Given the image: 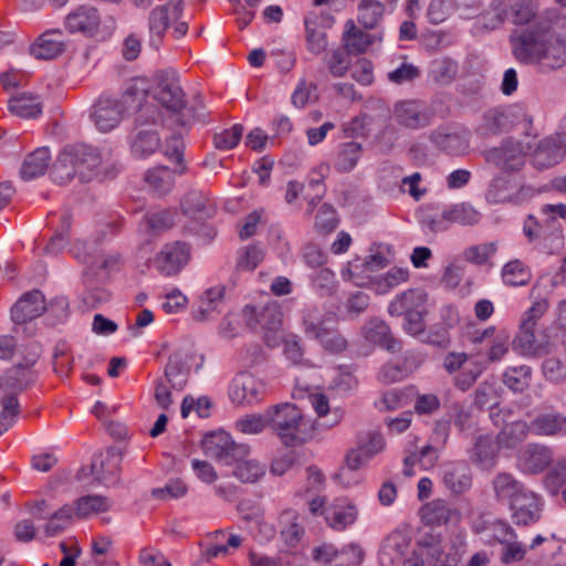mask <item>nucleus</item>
Segmentation results:
<instances>
[{
	"mask_svg": "<svg viewBox=\"0 0 566 566\" xmlns=\"http://www.w3.org/2000/svg\"><path fill=\"white\" fill-rule=\"evenodd\" d=\"M190 247L180 241L166 243L154 256L151 264L164 276H175L188 264Z\"/></svg>",
	"mask_w": 566,
	"mask_h": 566,
	"instance_id": "0eeeda50",
	"label": "nucleus"
},
{
	"mask_svg": "<svg viewBox=\"0 0 566 566\" xmlns=\"http://www.w3.org/2000/svg\"><path fill=\"white\" fill-rule=\"evenodd\" d=\"M427 294L420 289H410L397 295L388 306L391 316H401L402 313L411 311H423L426 308Z\"/></svg>",
	"mask_w": 566,
	"mask_h": 566,
	"instance_id": "473e14b6",
	"label": "nucleus"
},
{
	"mask_svg": "<svg viewBox=\"0 0 566 566\" xmlns=\"http://www.w3.org/2000/svg\"><path fill=\"white\" fill-rule=\"evenodd\" d=\"M507 6L515 24L528 23L537 10L535 0H507Z\"/></svg>",
	"mask_w": 566,
	"mask_h": 566,
	"instance_id": "e2e57ef3",
	"label": "nucleus"
},
{
	"mask_svg": "<svg viewBox=\"0 0 566 566\" xmlns=\"http://www.w3.org/2000/svg\"><path fill=\"white\" fill-rule=\"evenodd\" d=\"M538 226V241L536 248L546 254L558 253L564 248L563 228L557 220L549 223L542 221Z\"/></svg>",
	"mask_w": 566,
	"mask_h": 566,
	"instance_id": "c756f323",
	"label": "nucleus"
},
{
	"mask_svg": "<svg viewBox=\"0 0 566 566\" xmlns=\"http://www.w3.org/2000/svg\"><path fill=\"white\" fill-rule=\"evenodd\" d=\"M507 0H492L489 8L482 13L483 25L488 29H496L507 18Z\"/></svg>",
	"mask_w": 566,
	"mask_h": 566,
	"instance_id": "680f3d73",
	"label": "nucleus"
},
{
	"mask_svg": "<svg viewBox=\"0 0 566 566\" xmlns=\"http://www.w3.org/2000/svg\"><path fill=\"white\" fill-rule=\"evenodd\" d=\"M65 42L63 32L49 30L38 36V60H53L63 53Z\"/></svg>",
	"mask_w": 566,
	"mask_h": 566,
	"instance_id": "e433bc0d",
	"label": "nucleus"
},
{
	"mask_svg": "<svg viewBox=\"0 0 566 566\" xmlns=\"http://www.w3.org/2000/svg\"><path fill=\"white\" fill-rule=\"evenodd\" d=\"M343 40L347 53L360 54L373 44L374 36L357 29L354 21L348 20Z\"/></svg>",
	"mask_w": 566,
	"mask_h": 566,
	"instance_id": "a18cd8bd",
	"label": "nucleus"
},
{
	"mask_svg": "<svg viewBox=\"0 0 566 566\" xmlns=\"http://www.w3.org/2000/svg\"><path fill=\"white\" fill-rule=\"evenodd\" d=\"M174 223V213L169 210L148 211L139 222V231L157 235L172 228Z\"/></svg>",
	"mask_w": 566,
	"mask_h": 566,
	"instance_id": "4c0bfd02",
	"label": "nucleus"
},
{
	"mask_svg": "<svg viewBox=\"0 0 566 566\" xmlns=\"http://www.w3.org/2000/svg\"><path fill=\"white\" fill-rule=\"evenodd\" d=\"M123 454L116 448H107L95 454L91 462V474L103 485H114L119 475Z\"/></svg>",
	"mask_w": 566,
	"mask_h": 566,
	"instance_id": "1a4fd4ad",
	"label": "nucleus"
},
{
	"mask_svg": "<svg viewBox=\"0 0 566 566\" xmlns=\"http://www.w3.org/2000/svg\"><path fill=\"white\" fill-rule=\"evenodd\" d=\"M419 544L420 554H426L429 566H460L461 555L452 549L446 552L440 535L423 533L419 537Z\"/></svg>",
	"mask_w": 566,
	"mask_h": 566,
	"instance_id": "9b49d317",
	"label": "nucleus"
},
{
	"mask_svg": "<svg viewBox=\"0 0 566 566\" xmlns=\"http://www.w3.org/2000/svg\"><path fill=\"white\" fill-rule=\"evenodd\" d=\"M226 286L217 285L203 292L200 296L197 307L192 311V317L197 322H206L214 317V314L220 313V306L223 303L226 295Z\"/></svg>",
	"mask_w": 566,
	"mask_h": 566,
	"instance_id": "bb28decb",
	"label": "nucleus"
},
{
	"mask_svg": "<svg viewBox=\"0 0 566 566\" xmlns=\"http://www.w3.org/2000/svg\"><path fill=\"white\" fill-rule=\"evenodd\" d=\"M485 160L503 171H518L525 165V155L520 143L504 140L485 151Z\"/></svg>",
	"mask_w": 566,
	"mask_h": 566,
	"instance_id": "9d476101",
	"label": "nucleus"
},
{
	"mask_svg": "<svg viewBox=\"0 0 566 566\" xmlns=\"http://www.w3.org/2000/svg\"><path fill=\"white\" fill-rule=\"evenodd\" d=\"M302 319L307 338L313 339L326 326L324 314L315 306H306L302 312Z\"/></svg>",
	"mask_w": 566,
	"mask_h": 566,
	"instance_id": "052dcab7",
	"label": "nucleus"
},
{
	"mask_svg": "<svg viewBox=\"0 0 566 566\" xmlns=\"http://www.w3.org/2000/svg\"><path fill=\"white\" fill-rule=\"evenodd\" d=\"M501 274L503 282L510 286L526 285L532 279L530 269L517 259L505 263Z\"/></svg>",
	"mask_w": 566,
	"mask_h": 566,
	"instance_id": "3c124183",
	"label": "nucleus"
},
{
	"mask_svg": "<svg viewBox=\"0 0 566 566\" xmlns=\"http://www.w3.org/2000/svg\"><path fill=\"white\" fill-rule=\"evenodd\" d=\"M443 483L454 494H462L472 486V473L464 463H453L443 471Z\"/></svg>",
	"mask_w": 566,
	"mask_h": 566,
	"instance_id": "72a5a7b5",
	"label": "nucleus"
},
{
	"mask_svg": "<svg viewBox=\"0 0 566 566\" xmlns=\"http://www.w3.org/2000/svg\"><path fill=\"white\" fill-rule=\"evenodd\" d=\"M499 448L491 436L480 434L470 450V460L482 470L490 471L496 464Z\"/></svg>",
	"mask_w": 566,
	"mask_h": 566,
	"instance_id": "c85d7f7f",
	"label": "nucleus"
},
{
	"mask_svg": "<svg viewBox=\"0 0 566 566\" xmlns=\"http://www.w3.org/2000/svg\"><path fill=\"white\" fill-rule=\"evenodd\" d=\"M70 315L69 300L63 296H54L50 300L38 290V317L42 318V324L54 327L64 324Z\"/></svg>",
	"mask_w": 566,
	"mask_h": 566,
	"instance_id": "2eb2a0df",
	"label": "nucleus"
},
{
	"mask_svg": "<svg viewBox=\"0 0 566 566\" xmlns=\"http://www.w3.org/2000/svg\"><path fill=\"white\" fill-rule=\"evenodd\" d=\"M151 94V87L145 78H133L125 87L118 102L123 105L124 111L137 108L144 104Z\"/></svg>",
	"mask_w": 566,
	"mask_h": 566,
	"instance_id": "c9c22d12",
	"label": "nucleus"
},
{
	"mask_svg": "<svg viewBox=\"0 0 566 566\" xmlns=\"http://www.w3.org/2000/svg\"><path fill=\"white\" fill-rule=\"evenodd\" d=\"M181 207L184 213L192 218H211L213 214V209L208 207V198L199 191L188 192Z\"/></svg>",
	"mask_w": 566,
	"mask_h": 566,
	"instance_id": "603ef678",
	"label": "nucleus"
},
{
	"mask_svg": "<svg viewBox=\"0 0 566 566\" xmlns=\"http://www.w3.org/2000/svg\"><path fill=\"white\" fill-rule=\"evenodd\" d=\"M202 450L209 458L224 465H232L234 460H242L250 453V447L235 443L226 431L211 432L202 439Z\"/></svg>",
	"mask_w": 566,
	"mask_h": 566,
	"instance_id": "20e7f679",
	"label": "nucleus"
},
{
	"mask_svg": "<svg viewBox=\"0 0 566 566\" xmlns=\"http://www.w3.org/2000/svg\"><path fill=\"white\" fill-rule=\"evenodd\" d=\"M530 430V426L522 420L505 423L496 437L497 446L503 449H514L526 438Z\"/></svg>",
	"mask_w": 566,
	"mask_h": 566,
	"instance_id": "c03bdc74",
	"label": "nucleus"
},
{
	"mask_svg": "<svg viewBox=\"0 0 566 566\" xmlns=\"http://www.w3.org/2000/svg\"><path fill=\"white\" fill-rule=\"evenodd\" d=\"M566 156V138L549 136L541 140L533 154V165L543 170L557 165Z\"/></svg>",
	"mask_w": 566,
	"mask_h": 566,
	"instance_id": "dca6fc26",
	"label": "nucleus"
},
{
	"mask_svg": "<svg viewBox=\"0 0 566 566\" xmlns=\"http://www.w3.org/2000/svg\"><path fill=\"white\" fill-rule=\"evenodd\" d=\"M432 142L440 150L452 156L464 155L470 145L467 129H439L432 135Z\"/></svg>",
	"mask_w": 566,
	"mask_h": 566,
	"instance_id": "a878e982",
	"label": "nucleus"
},
{
	"mask_svg": "<svg viewBox=\"0 0 566 566\" xmlns=\"http://www.w3.org/2000/svg\"><path fill=\"white\" fill-rule=\"evenodd\" d=\"M453 514H455V510L446 500L441 499H436L421 509V518L428 525L447 524L451 521Z\"/></svg>",
	"mask_w": 566,
	"mask_h": 566,
	"instance_id": "37998d69",
	"label": "nucleus"
},
{
	"mask_svg": "<svg viewBox=\"0 0 566 566\" xmlns=\"http://www.w3.org/2000/svg\"><path fill=\"white\" fill-rule=\"evenodd\" d=\"M268 421L282 444L296 447L306 441L310 424L296 405L282 402L268 408Z\"/></svg>",
	"mask_w": 566,
	"mask_h": 566,
	"instance_id": "7ed1b4c3",
	"label": "nucleus"
},
{
	"mask_svg": "<svg viewBox=\"0 0 566 566\" xmlns=\"http://www.w3.org/2000/svg\"><path fill=\"white\" fill-rule=\"evenodd\" d=\"M552 461L553 452L548 447L528 443L518 451L516 465L525 474H537L546 470Z\"/></svg>",
	"mask_w": 566,
	"mask_h": 566,
	"instance_id": "f8f14e48",
	"label": "nucleus"
},
{
	"mask_svg": "<svg viewBox=\"0 0 566 566\" xmlns=\"http://www.w3.org/2000/svg\"><path fill=\"white\" fill-rule=\"evenodd\" d=\"M486 368V363L481 358H471L470 367L453 378V385L461 391H468Z\"/></svg>",
	"mask_w": 566,
	"mask_h": 566,
	"instance_id": "5fc2aeb1",
	"label": "nucleus"
},
{
	"mask_svg": "<svg viewBox=\"0 0 566 566\" xmlns=\"http://www.w3.org/2000/svg\"><path fill=\"white\" fill-rule=\"evenodd\" d=\"M442 218L448 223L472 226L479 222L480 214L471 205L461 202L443 210Z\"/></svg>",
	"mask_w": 566,
	"mask_h": 566,
	"instance_id": "09e8293b",
	"label": "nucleus"
},
{
	"mask_svg": "<svg viewBox=\"0 0 566 566\" xmlns=\"http://www.w3.org/2000/svg\"><path fill=\"white\" fill-rule=\"evenodd\" d=\"M534 189L513 184L510 177L496 176L488 189L486 198L494 203L517 201L526 196H533Z\"/></svg>",
	"mask_w": 566,
	"mask_h": 566,
	"instance_id": "412c9836",
	"label": "nucleus"
},
{
	"mask_svg": "<svg viewBox=\"0 0 566 566\" xmlns=\"http://www.w3.org/2000/svg\"><path fill=\"white\" fill-rule=\"evenodd\" d=\"M306 48L313 54H321L327 48L325 30L317 22V18H306L305 21Z\"/></svg>",
	"mask_w": 566,
	"mask_h": 566,
	"instance_id": "8fccbe9b",
	"label": "nucleus"
},
{
	"mask_svg": "<svg viewBox=\"0 0 566 566\" xmlns=\"http://www.w3.org/2000/svg\"><path fill=\"white\" fill-rule=\"evenodd\" d=\"M497 245L495 242L471 245L463 251V259L474 265H483L495 254Z\"/></svg>",
	"mask_w": 566,
	"mask_h": 566,
	"instance_id": "338daca9",
	"label": "nucleus"
},
{
	"mask_svg": "<svg viewBox=\"0 0 566 566\" xmlns=\"http://www.w3.org/2000/svg\"><path fill=\"white\" fill-rule=\"evenodd\" d=\"M522 115L521 124L527 129L532 126L533 118L522 106H512L506 109H491L484 114V124L491 134H500L509 128L512 118Z\"/></svg>",
	"mask_w": 566,
	"mask_h": 566,
	"instance_id": "5701e85b",
	"label": "nucleus"
},
{
	"mask_svg": "<svg viewBox=\"0 0 566 566\" xmlns=\"http://www.w3.org/2000/svg\"><path fill=\"white\" fill-rule=\"evenodd\" d=\"M458 73V64L451 59H440L431 63L429 70V77L439 84L451 83Z\"/></svg>",
	"mask_w": 566,
	"mask_h": 566,
	"instance_id": "4d7b16f0",
	"label": "nucleus"
},
{
	"mask_svg": "<svg viewBox=\"0 0 566 566\" xmlns=\"http://www.w3.org/2000/svg\"><path fill=\"white\" fill-rule=\"evenodd\" d=\"M176 175V168L170 169L167 166H157L145 174L144 180L158 196H166L175 186Z\"/></svg>",
	"mask_w": 566,
	"mask_h": 566,
	"instance_id": "f704fd0d",
	"label": "nucleus"
},
{
	"mask_svg": "<svg viewBox=\"0 0 566 566\" xmlns=\"http://www.w3.org/2000/svg\"><path fill=\"white\" fill-rule=\"evenodd\" d=\"M33 360H28L25 364H15L12 366L1 377V386L12 390H22L25 388L33 378Z\"/></svg>",
	"mask_w": 566,
	"mask_h": 566,
	"instance_id": "ea45409f",
	"label": "nucleus"
},
{
	"mask_svg": "<svg viewBox=\"0 0 566 566\" xmlns=\"http://www.w3.org/2000/svg\"><path fill=\"white\" fill-rule=\"evenodd\" d=\"M189 360L187 355L176 352L169 356L165 367L164 379L177 391H181L188 382L190 375Z\"/></svg>",
	"mask_w": 566,
	"mask_h": 566,
	"instance_id": "cd10ccee",
	"label": "nucleus"
},
{
	"mask_svg": "<svg viewBox=\"0 0 566 566\" xmlns=\"http://www.w3.org/2000/svg\"><path fill=\"white\" fill-rule=\"evenodd\" d=\"M363 153V147L359 143L347 142L338 147V151L333 161V167L338 172H349L358 164Z\"/></svg>",
	"mask_w": 566,
	"mask_h": 566,
	"instance_id": "79ce46f5",
	"label": "nucleus"
},
{
	"mask_svg": "<svg viewBox=\"0 0 566 566\" xmlns=\"http://www.w3.org/2000/svg\"><path fill=\"white\" fill-rule=\"evenodd\" d=\"M99 24V13L96 8L91 6H80L65 18V28L70 33L80 32L86 36L95 35Z\"/></svg>",
	"mask_w": 566,
	"mask_h": 566,
	"instance_id": "aec40b11",
	"label": "nucleus"
},
{
	"mask_svg": "<svg viewBox=\"0 0 566 566\" xmlns=\"http://www.w3.org/2000/svg\"><path fill=\"white\" fill-rule=\"evenodd\" d=\"M531 431L539 436L566 432V417L559 412L537 415L530 424Z\"/></svg>",
	"mask_w": 566,
	"mask_h": 566,
	"instance_id": "58836bf2",
	"label": "nucleus"
},
{
	"mask_svg": "<svg viewBox=\"0 0 566 566\" xmlns=\"http://www.w3.org/2000/svg\"><path fill=\"white\" fill-rule=\"evenodd\" d=\"M243 313L250 328H255L258 324H262L268 329H275L281 324V313L274 306H265L259 314L260 318H258L256 307L252 305H245Z\"/></svg>",
	"mask_w": 566,
	"mask_h": 566,
	"instance_id": "49530a36",
	"label": "nucleus"
},
{
	"mask_svg": "<svg viewBox=\"0 0 566 566\" xmlns=\"http://www.w3.org/2000/svg\"><path fill=\"white\" fill-rule=\"evenodd\" d=\"M11 318L17 326H24L35 318V291L25 292L12 306ZM25 332V327H23Z\"/></svg>",
	"mask_w": 566,
	"mask_h": 566,
	"instance_id": "de8ad7c7",
	"label": "nucleus"
},
{
	"mask_svg": "<svg viewBox=\"0 0 566 566\" xmlns=\"http://www.w3.org/2000/svg\"><path fill=\"white\" fill-rule=\"evenodd\" d=\"M411 537L406 531L395 530L384 541L378 552L381 566H397L406 557Z\"/></svg>",
	"mask_w": 566,
	"mask_h": 566,
	"instance_id": "ddd939ff",
	"label": "nucleus"
},
{
	"mask_svg": "<svg viewBox=\"0 0 566 566\" xmlns=\"http://www.w3.org/2000/svg\"><path fill=\"white\" fill-rule=\"evenodd\" d=\"M124 113L123 105L118 99L101 96L93 106L91 118L99 132L108 133L118 126Z\"/></svg>",
	"mask_w": 566,
	"mask_h": 566,
	"instance_id": "4468645a",
	"label": "nucleus"
},
{
	"mask_svg": "<svg viewBox=\"0 0 566 566\" xmlns=\"http://www.w3.org/2000/svg\"><path fill=\"white\" fill-rule=\"evenodd\" d=\"M264 385L251 374L238 375L230 387V397L235 403L253 405L261 400Z\"/></svg>",
	"mask_w": 566,
	"mask_h": 566,
	"instance_id": "4be33fe9",
	"label": "nucleus"
},
{
	"mask_svg": "<svg viewBox=\"0 0 566 566\" xmlns=\"http://www.w3.org/2000/svg\"><path fill=\"white\" fill-rule=\"evenodd\" d=\"M492 486L497 502L507 506L527 490L522 482L506 472L497 473L492 481Z\"/></svg>",
	"mask_w": 566,
	"mask_h": 566,
	"instance_id": "2f4dec72",
	"label": "nucleus"
},
{
	"mask_svg": "<svg viewBox=\"0 0 566 566\" xmlns=\"http://www.w3.org/2000/svg\"><path fill=\"white\" fill-rule=\"evenodd\" d=\"M394 117L397 123L409 129H419L430 124L427 109L417 101H402L396 104Z\"/></svg>",
	"mask_w": 566,
	"mask_h": 566,
	"instance_id": "b1692460",
	"label": "nucleus"
},
{
	"mask_svg": "<svg viewBox=\"0 0 566 566\" xmlns=\"http://www.w3.org/2000/svg\"><path fill=\"white\" fill-rule=\"evenodd\" d=\"M357 507L347 499H336L323 512L328 526L335 531H343L357 518Z\"/></svg>",
	"mask_w": 566,
	"mask_h": 566,
	"instance_id": "393cba45",
	"label": "nucleus"
},
{
	"mask_svg": "<svg viewBox=\"0 0 566 566\" xmlns=\"http://www.w3.org/2000/svg\"><path fill=\"white\" fill-rule=\"evenodd\" d=\"M312 557L326 566H359L364 552L357 544H349L340 549L333 544H323L313 548Z\"/></svg>",
	"mask_w": 566,
	"mask_h": 566,
	"instance_id": "6e6552de",
	"label": "nucleus"
},
{
	"mask_svg": "<svg viewBox=\"0 0 566 566\" xmlns=\"http://www.w3.org/2000/svg\"><path fill=\"white\" fill-rule=\"evenodd\" d=\"M364 338L389 353H398L402 348L401 342L394 336L389 325L377 317L368 319L361 327Z\"/></svg>",
	"mask_w": 566,
	"mask_h": 566,
	"instance_id": "f3484780",
	"label": "nucleus"
},
{
	"mask_svg": "<svg viewBox=\"0 0 566 566\" xmlns=\"http://www.w3.org/2000/svg\"><path fill=\"white\" fill-rule=\"evenodd\" d=\"M185 145L180 134H172L166 143L165 156L176 164V172L181 176L187 167L184 163Z\"/></svg>",
	"mask_w": 566,
	"mask_h": 566,
	"instance_id": "0e129e2a",
	"label": "nucleus"
},
{
	"mask_svg": "<svg viewBox=\"0 0 566 566\" xmlns=\"http://www.w3.org/2000/svg\"><path fill=\"white\" fill-rule=\"evenodd\" d=\"M312 286L321 296H329L335 292L336 279L333 271L321 268L311 275Z\"/></svg>",
	"mask_w": 566,
	"mask_h": 566,
	"instance_id": "69168bd1",
	"label": "nucleus"
},
{
	"mask_svg": "<svg viewBox=\"0 0 566 566\" xmlns=\"http://www.w3.org/2000/svg\"><path fill=\"white\" fill-rule=\"evenodd\" d=\"M160 145L161 140L155 128H134L130 135V151L135 158L151 156Z\"/></svg>",
	"mask_w": 566,
	"mask_h": 566,
	"instance_id": "7c9ffc66",
	"label": "nucleus"
},
{
	"mask_svg": "<svg viewBox=\"0 0 566 566\" xmlns=\"http://www.w3.org/2000/svg\"><path fill=\"white\" fill-rule=\"evenodd\" d=\"M151 95L174 118L176 125L182 128H190L208 117L202 95L196 93L187 99L179 75L174 70H163L156 74Z\"/></svg>",
	"mask_w": 566,
	"mask_h": 566,
	"instance_id": "f03ea898",
	"label": "nucleus"
},
{
	"mask_svg": "<svg viewBox=\"0 0 566 566\" xmlns=\"http://www.w3.org/2000/svg\"><path fill=\"white\" fill-rule=\"evenodd\" d=\"M514 55L525 64H534L541 73L566 65V15L547 10L514 39Z\"/></svg>",
	"mask_w": 566,
	"mask_h": 566,
	"instance_id": "f257e3e1",
	"label": "nucleus"
},
{
	"mask_svg": "<svg viewBox=\"0 0 566 566\" xmlns=\"http://www.w3.org/2000/svg\"><path fill=\"white\" fill-rule=\"evenodd\" d=\"M233 475L244 483H253L265 473V467L255 460H234Z\"/></svg>",
	"mask_w": 566,
	"mask_h": 566,
	"instance_id": "6e6d98bb",
	"label": "nucleus"
},
{
	"mask_svg": "<svg viewBox=\"0 0 566 566\" xmlns=\"http://www.w3.org/2000/svg\"><path fill=\"white\" fill-rule=\"evenodd\" d=\"M111 501L103 495H85L76 501L75 514L80 518H86L91 514L108 511Z\"/></svg>",
	"mask_w": 566,
	"mask_h": 566,
	"instance_id": "864d4df0",
	"label": "nucleus"
},
{
	"mask_svg": "<svg viewBox=\"0 0 566 566\" xmlns=\"http://www.w3.org/2000/svg\"><path fill=\"white\" fill-rule=\"evenodd\" d=\"M385 447L384 438L378 432H368L360 437L356 449L350 450L346 455V465L350 471L359 469Z\"/></svg>",
	"mask_w": 566,
	"mask_h": 566,
	"instance_id": "6ab92c4d",
	"label": "nucleus"
},
{
	"mask_svg": "<svg viewBox=\"0 0 566 566\" xmlns=\"http://www.w3.org/2000/svg\"><path fill=\"white\" fill-rule=\"evenodd\" d=\"M64 150V161L73 165L81 182H90L98 175L102 157L97 148L87 144H74L67 145Z\"/></svg>",
	"mask_w": 566,
	"mask_h": 566,
	"instance_id": "39448f33",
	"label": "nucleus"
},
{
	"mask_svg": "<svg viewBox=\"0 0 566 566\" xmlns=\"http://www.w3.org/2000/svg\"><path fill=\"white\" fill-rule=\"evenodd\" d=\"M384 13V6L375 0H361L358 7V22L365 29H373L377 25Z\"/></svg>",
	"mask_w": 566,
	"mask_h": 566,
	"instance_id": "bf43d9fd",
	"label": "nucleus"
},
{
	"mask_svg": "<svg viewBox=\"0 0 566 566\" xmlns=\"http://www.w3.org/2000/svg\"><path fill=\"white\" fill-rule=\"evenodd\" d=\"M8 109L11 115L31 119L35 117V92L15 91L8 99Z\"/></svg>",
	"mask_w": 566,
	"mask_h": 566,
	"instance_id": "a19ab883",
	"label": "nucleus"
},
{
	"mask_svg": "<svg viewBox=\"0 0 566 566\" xmlns=\"http://www.w3.org/2000/svg\"><path fill=\"white\" fill-rule=\"evenodd\" d=\"M184 13V0H168L165 4L157 6L148 14L149 44L158 50L161 40L171 25Z\"/></svg>",
	"mask_w": 566,
	"mask_h": 566,
	"instance_id": "423d86ee",
	"label": "nucleus"
},
{
	"mask_svg": "<svg viewBox=\"0 0 566 566\" xmlns=\"http://www.w3.org/2000/svg\"><path fill=\"white\" fill-rule=\"evenodd\" d=\"M509 509L516 525H531L541 518L542 503L537 494L531 490L524 491Z\"/></svg>",
	"mask_w": 566,
	"mask_h": 566,
	"instance_id": "a211bd4d",
	"label": "nucleus"
},
{
	"mask_svg": "<svg viewBox=\"0 0 566 566\" xmlns=\"http://www.w3.org/2000/svg\"><path fill=\"white\" fill-rule=\"evenodd\" d=\"M531 375L530 366L509 367L503 374V382L514 392H522L528 387Z\"/></svg>",
	"mask_w": 566,
	"mask_h": 566,
	"instance_id": "13d9d810",
	"label": "nucleus"
},
{
	"mask_svg": "<svg viewBox=\"0 0 566 566\" xmlns=\"http://www.w3.org/2000/svg\"><path fill=\"white\" fill-rule=\"evenodd\" d=\"M545 485L553 495L558 494L566 486V460L557 462L546 474Z\"/></svg>",
	"mask_w": 566,
	"mask_h": 566,
	"instance_id": "774afa93",
	"label": "nucleus"
}]
</instances>
